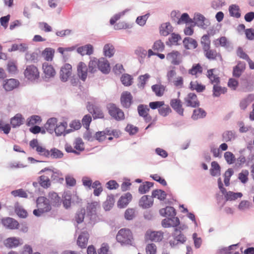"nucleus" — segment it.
I'll return each instance as SVG.
<instances>
[{"label":"nucleus","mask_w":254,"mask_h":254,"mask_svg":"<svg viewBox=\"0 0 254 254\" xmlns=\"http://www.w3.org/2000/svg\"><path fill=\"white\" fill-rule=\"evenodd\" d=\"M66 127V123H61L60 125H57L55 132L57 136L64 134V133Z\"/></svg>","instance_id":"nucleus-57"},{"label":"nucleus","mask_w":254,"mask_h":254,"mask_svg":"<svg viewBox=\"0 0 254 254\" xmlns=\"http://www.w3.org/2000/svg\"><path fill=\"white\" fill-rule=\"evenodd\" d=\"M85 214V210L84 208H81L78 210L75 215V219L78 224L81 223L83 222Z\"/></svg>","instance_id":"nucleus-61"},{"label":"nucleus","mask_w":254,"mask_h":254,"mask_svg":"<svg viewBox=\"0 0 254 254\" xmlns=\"http://www.w3.org/2000/svg\"><path fill=\"white\" fill-rule=\"evenodd\" d=\"M166 195L167 194L165 191L161 190H155L152 192V197H157L160 200H164Z\"/></svg>","instance_id":"nucleus-53"},{"label":"nucleus","mask_w":254,"mask_h":254,"mask_svg":"<svg viewBox=\"0 0 254 254\" xmlns=\"http://www.w3.org/2000/svg\"><path fill=\"white\" fill-rule=\"evenodd\" d=\"M47 171V175H49V177H51V181H53L55 183H62L64 181V178L62 173L58 170L54 171L48 168H45L41 170L39 174H41L42 173H44Z\"/></svg>","instance_id":"nucleus-5"},{"label":"nucleus","mask_w":254,"mask_h":254,"mask_svg":"<svg viewBox=\"0 0 254 254\" xmlns=\"http://www.w3.org/2000/svg\"><path fill=\"white\" fill-rule=\"evenodd\" d=\"M134 53L139 57V62L140 63H143L144 59L147 55L146 50L141 47H138L135 50Z\"/></svg>","instance_id":"nucleus-48"},{"label":"nucleus","mask_w":254,"mask_h":254,"mask_svg":"<svg viewBox=\"0 0 254 254\" xmlns=\"http://www.w3.org/2000/svg\"><path fill=\"white\" fill-rule=\"evenodd\" d=\"M206 116V112L203 109L199 108L193 110L191 118L193 120H197L199 119L203 118Z\"/></svg>","instance_id":"nucleus-36"},{"label":"nucleus","mask_w":254,"mask_h":254,"mask_svg":"<svg viewBox=\"0 0 254 254\" xmlns=\"http://www.w3.org/2000/svg\"><path fill=\"white\" fill-rule=\"evenodd\" d=\"M19 82L18 80L10 78L4 80L3 87L7 91H12L18 86Z\"/></svg>","instance_id":"nucleus-17"},{"label":"nucleus","mask_w":254,"mask_h":254,"mask_svg":"<svg viewBox=\"0 0 254 254\" xmlns=\"http://www.w3.org/2000/svg\"><path fill=\"white\" fill-rule=\"evenodd\" d=\"M213 96L214 97H219L221 94H224L227 92V88L219 86L218 84H214L213 87Z\"/></svg>","instance_id":"nucleus-47"},{"label":"nucleus","mask_w":254,"mask_h":254,"mask_svg":"<svg viewBox=\"0 0 254 254\" xmlns=\"http://www.w3.org/2000/svg\"><path fill=\"white\" fill-rule=\"evenodd\" d=\"M132 78L131 75L128 74H124L122 75L121 80L123 84L125 86H128L132 84Z\"/></svg>","instance_id":"nucleus-59"},{"label":"nucleus","mask_w":254,"mask_h":254,"mask_svg":"<svg viewBox=\"0 0 254 254\" xmlns=\"http://www.w3.org/2000/svg\"><path fill=\"white\" fill-rule=\"evenodd\" d=\"M148 235V238L151 241L160 242L162 241L163 238V233L161 231H153L150 233Z\"/></svg>","instance_id":"nucleus-35"},{"label":"nucleus","mask_w":254,"mask_h":254,"mask_svg":"<svg viewBox=\"0 0 254 254\" xmlns=\"http://www.w3.org/2000/svg\"><path fill=\"white\" fill-rule=\"evenodd\" d=\"M103 52L106 57L111 58L114 55L115 50L113 45L107 44L104 47Z\"/></svg>","instance_id":"nucleus-40"},{"label":"nucleus","mask_w":254,"mask_h":254,"mask_svg":"<svg viewBox=\"0 0 254 254\" xmlns=\"http://www.w3.org/2000/svg\"><path fill=\"white\" fill-rule=\"evenodd\" d=\"M89 235L87 232H82L78 236L77 244L81 248H85L87 245Z\"/></svg>","instance_id":"nucleus-21"},{"label":"nucleus","mask_w":254,"mask_h":254,"mask_svg":"<svg viewBox=\"0 0 254 254\" xmlns=\"http://www.w3.org/2000/svg\"><path fill=\"white\" fill-rule=\"evenodd\" d=\"M98 204L97 202H93L91 203H88L87 206V214L86 219L89 220V223L94 224L97 219L96 214V208Z\"/></svg>","instance_id":"nucleus-4"},{"label":"nucleus","mask_w":254,"mask_h":254,"mask_svg":"<svg viewBox=\"0 0 254 254\" xmlns=\"http://www.w3.org/2000/svg\"><path fill=\"white\" fill-rule=\"evenodd\" d=\"M222 140L228 142L235 140L237 137V135L234 130H226L222 134Z\"/></svg>","instance_id":"nucleus-24"},{"label":"nucleus","mask_w":254,"mask_h":254,"mask_svg":"<svg viewBox=\"0 0 254 254\" xmlns=\"http://www.w3.org/2000/svg\"><path fill=\"white\" fill-rule=\"evenodd\" d=\"M107 109L109 115L116 120L121 121L125 119L124 112L115 104L110 103L108 104Z\"/></svg>","instance_id":"nucleus-3"},{"label":"nucleus","mask_w":254,"mask_h":254,"mask_svg":"<svg viewBox=\"0 0 254 254\" xmlns=\"http://www.w3.org/2000/svg\"><path fill=\"white\" fill-rule=\"evenodd\" d=\"M161 215L164 217H175L176 213L175 208L172 206H167L165 208L161 209L159 211Z\"/></svg>","instance_id":"nucleus-29"},{"label":"nucleus","mask_w":254,"mask_h":254,"mask_svg":"<svg viewBox=\"0 0 254 254\" xmlns=\"http://www.w3.org/2000/svg\"><path fill=\"white\" fill-rule=\"evenodd\" d=\"M173 30V27L169 22H166L161 24L160 28V34L164 36H167Z\"/></svg>","instance_id":"nucleus-30"},{"label":"nucleus","mask_w":254,"mask_h":254,"mask_svg":"<svg viewBox=\"0 0 254 254\" xmlns=\"http://www.w3.org/2000/svg\"><path fill=\"white\" fill-rule=\"evenodd\" d=\"M49 155H48V158H51L52 159H61L63 158L64 156L62 151L55 147L51 148L49 150Z\"/></svg>","instance_id":"nucleus-33"},{"label":"nucleus","mask_w":254,"mask_h":254,"mask_svg":"<svg viewBox=\"0 0 254 254\" xmlns=\"http://www.w3.org/2000/svg\"><path fill=\"white\" fill-rule=\"evenodd\" d=\"M210 173L212 176L215 177L220 175V166L216 161L211 162V168Z\"/></svg>","instance_id":"nucleus-45"},{"label":"nucleus","mask_w":254,"mask_h":254,"mask_svg":"<svg viewBox=\"0 0 254 254\" xmlns=\"http://www.w3.org/2000/svg\"><path fill=\"white\" fill-rule=\"evenodd\" d=\"M36 202L38 209L33 211V214L35 216H40L42 213L48 212L51 210L52 208V205L46 197H39L37 199Z\"/></svg>","instance_id":"nucleus-2"},{"label":"nucleus","mask_w":254,"mask_h":254,"mask_svg":"<svg viewBox=\"0 0 254 254\" xmlns=\"http://www.w3.org/2000/svg\"><path fill=\"white\" fill-rule=\"evenodd\" d=\"M182 22H185L186 23H192L193 21L192 19L190 17L188 13H184L182 14L181 17L179 18L178 21H177V24H180Z\"/></svg>","instance_id":"nucleus-60"},{"label":"nucleus","mask_w":254,"mask_h":254,"mask_svg":"<svg viewBox=\"0 0 254 254\" xmlns=\"http://www.w3.org/2000/svg\"><path fill=\"white\" fill-rule=\"evenodd\" d=\"M118 242L122 246H134V240L131 232L128 229H121L116 236Z\"/></svg>","instance_id":"nucleus-1"},{"label":"nucleus","mask_w":254,"mask_h":254,"mask_svg":"<svg viewBox=\"0 0 254 254\" xmlns=\"http://www.w3.org/2000/svg\"><path fill=\"white\" fill-rule=\"evenodd\" d=\"M184 103L187 107L196 108L200 105L196 95L194 93H190L184 98Z\"/></svg>","instance_id":"nucleus-8"},{"label":"nucleus","mask_w":254,"mask_h":254,"mask_svg":"<svg viewBox=\"0 0 254 254\" xmlns=\"http://www.w3.org/2000/svg\"><path fill=\"white\" fill-rule=\"evenodd\" d=\"M72 66L70 64H65L61 68L60 79L63 82L67 80L71 74Z\"/></svg>","instance_id":"nucleus-12"},{"label":"nucleus","mask_w":254,"mask_h":254,"mask_svg":"<svg viewBox=\"0 0 254 254\" xmlns=\"http://www.w3.org/2000/svg\"><path fill=\"white\" fill-rule=\"evenodd\" d=\"M202 72V67L199 64L193 65L189 70V73L191 75H196L197 73H201Z\"/></svg>","instance_id":"nucleus-64"},{"label":"nucleus","mask_w":254,"mask_h":254,"mask_svg":"<svg viewBox=\"0 0 254 254\" xmlns=\"http://www.w3.org/2000/svg\"><path fill=\"white\" fill-rule=\"evenodd\" d=\"M190 88L191 90H196L197 92H202L205 89V86L203 85L198 83L197 81H191L190 84Z\"/></svg>","instance_id":"nucleus-49"},{"label":"nucleus","mask_w":254,"mask_h":254,"mask_svg":"<svg viewBox=\"0 0 254 254\" xmlns=\"http://www.w3.org/2000/svg\"><path fill=\"white\" fill-rule=\"evenodd\" d=\"M23 118L20 114H17L14 117L11 118L10 124L13 127H16L22 124Z\"/></svg>","instance_id":"nucleus-44"},{"label":"nucleus","mask_w":254,"mask_h":254,"mask_svg":"<svg viewBox=\"0 0 254 254\" xmlns=\"http://www.w3.org/2000/svg\"><path fill=\"white\" fill-rule=\"evenodd\" d=\"M243 196L241 192H234L229 191L225 195L226 200H234L238 198H241Z\"/></svg>","instance_id":"nucleus-55"},{"label":"nucleus","mask_w":254,"mask_h":254,"mask_svg":"<svg viewBox=\"0 0 254 254\" xmlns=\"http://www.w3.org/2000/svg\"><path fill=\"white\" fill-rule=\"evenodd\" d=\"M132 195L129 192L122 195L118 202V205L120 208H125L131 200Z\"/></svg>","instance_id":"nucleus-27"},{"label":"nucleus","mask_w":254,"mask_h":254,"mask_svg":"<svg viewBox=\"0 0 254 254\" xmlns=\"http://www.w3.org/2000/svg\"><path fill=\"white\" fill-rule=\"evenodd\" d=\"M11 194L14 197L18 196L23 198H27L28 197L26 191L22 189L14 190L11 192Z\"/></svg>","instance_id":"nucleus-63"},{"label":"nucleus","mask_w":254,"mask_h":254,"mask_svg":"<svg viewBox=\"0 0 254 254\" xmlns=\"http://www.w3.org/2000/svg\"><path fill=\"white\" fill-rule=\"evenodd\" d=\"M166 59L174 65H179L182 63L181 54L177 51H173L168 53L166 56Z\"/></svg>","instance_id":"nucleus-13"},{"label":"nucleus","mask_w":254,"mask_h":254,"mask_svg":"<svg viewBox=\"0 0 254 254\" xmlns=\"http://www.w3.org/2000/svg\"><path fill=\"white\" fill-rule=\"evenodd\" d=\"M115 202L114 195H109L107 196L106 200L103 203V207L106 211L110 210L113 206Z\"/></svg>","instance_id":"nucleus-46"},{"label":"nucleus","mask_w":254,"mask_h":254,"mask_svg":"<svg viewBox=\"0 0 254 254\" xmlns=\"http://www.w3.org/2000/svg\"><path fill=\"white\" fill-rule=\"evenodd\" d=\"M98 69L104 74H108L110 71V66L108 61L102 58L98 60Z\"/></svg>","instance_id":"nucleus-14"},{"label":"nucleus","mask_w":254,"mask_h":254,"mask_svg":"<svg viewBox=\"0 0 254 254\" xmlns=\"http://www.w3.org/2000/svg\"><path fill=\"white\" fill-rule=\"evenodd\" d=\"M152 91L155 93L156 95L160 97L164 94V87L162 85L155 84L151 87Z\"/></svg>","instance_id":"nucleus-56"},{"label":"nucleus","mask_w":254,"mask_h":254,"mask_svg":"<svg viewBox=\"0 0 254 254\" xmlns=\"http://www.w3.org/2000/svg\"><path fill=\"white\" fill-rule=\"evenodd\" d=\"M246 68V64L244 62H239L238 64L233 67V76L239 78L244 72Z\"/></svg>","instance_id":"nucleus-18"},{"label":"nucleus","mask_w":254,"mask_h":254,"mask_svg":"<svg viewBox=\"0 0 254 254\" xmlns=\"http://www.w3.org/2000/svg\"><path fill=\"white\" fill-rule=\"evenodd\" d=\"M181 39V36L178 34L173 33L171 34V37L168 39V41L166 42V45L171 46L172 45H178V41Z\"/></svg>","instance_id":"nucleus-39"},{"label":"nucleus","mask_w":254,"mask_h":254,"mask_svg":"<svg viewBox=\"0 0 254 254\" xmlns=\"http://www.w3.org/2000/svg\"><path fill=\"white\" fill-rule=\"evenodd\" d=\"M240 86L244 92L252 91L254 90V81L243 77L241 78Z\"/></svg>","instance_id":"nucleus-11"},{"label":"nucleus","mask_w":254,"mask_h":254,"mask_svg":"<svg viewBox=\"0 0 254 254\" xmlns=\"http://www.w3.org/2000/svg\"><path fill=\"white\" fill-rule=\"evenodd\" d=\"M254 100V94H249L247 97L242 99L240 103V107L242 110H245L249 105Z\"/></svg>","instance_id":"nucleus-34"},{"label":"nucleus","mask_w":254,"mask_h":254,"mask_svg":"<svg viewBox=\"0 0 254 254\" xmlns=\"http://www.w3.org/2000/svg\"><path fill=\"white\" fill-rule=\"evenodd\" d=\"M215 68L210 69L207 70V77L210 80V82L211 84H218L220 82V78L217 75L214 74V71H215Z\"/></svg>","instance_id":"nucleus-31"},{"label":"nucleus","mask_w":254,"mask_h":254,"mask_svg":"<svg viewBox=\"0 0 254 254\" xmlns=\"http://www.w3.org/2000/svg\"><path fill=\"white\" fill-rule=\"evenodd\" d=\"M214 44L216 47L221 46V47L227 48L229 46V42L226 37L222 36L220 38L214 41Z\"/></svg>","instance_id":"nucleus-52"},{"label":"nucleus","mask_w":254,"mask_h":254,"mask_svg":"<svg viewBox=\"0 0 254 254\" xmlns=\"http://www.w3.org/2000/svg\"><path fill=\"white\" fill-rule=\"evenodd\" d=\"M183 43L185 48L187 50L194 49L197 47V41L190 37H185L183 41Z\"/></svg>","instance_id":"nucleus-22"},{"label":"nucleus","mask_w":254,"mask_h":254,"mask_svg":"<svg viewBox=\"0 0 254 254\" xmlns=\"http://www.w3.org/2000/svg\"><path fill=\"white\" fill-rule=\"evenodd\" d=\"M38 182L40 185L44 189H48L50 187L51 181L49 175H47V171L45 172V174L39 177Z\"/></svg>","instance_id":"nucleus-25"},{"label":"nucleus","mask_w":254,"mask_h":254,"mask_svg":"<svg viewBox=\"0 0 254 254\" xmlns=\"http://www.w3.org/2000/svg\"><path fill=\"white\" fill-rule=\"evenodd\" d=\"M57 119L56 118H50L44 125L45 129L50 133H53L57 125Z\"/></svg>","instance_id":"nucleus-23"},{"label":"nucleus","mask_w":254,"mask_h":254,"mask_svg":"<svg viewBox=\"0 0 254 254\" xmlns=\"http://www.w3.org/2000/svg\"><path fill=\"white\" fill-rule=\"evenodd\" d=\"M153 204L152 197L149 195H143L139 201V205L143 208H147Z\"/></svg>","instance_id":"nucleus-26"},{"label":"nucleus","mask_w":254,"mask_h":254,"mask_svg":"<svg viewBox=\"0 0 254 254\" xmlns=\"http://www.w3.org/2000/svg\"><path fill=\"white\" fill-rule=\"evenodd\" d=\"M47 198L51 205L58 206L61 204V197L54 191L49 192Z\"/></svg>","instance_id":"nucleus-16"},{"label":"nucleus","mask_w":254,"mask_h":254,"mask_svg":"<svg viewBox=\"0 0 254 254\" xmlns=\"http://www.w3.org/2000/svg\"><path fill=\"white\" fill-rule=\"evenodd\" d=\"M200 44L203 50L210 48L211 41L208 35H204L201 37Z\"/></svg>","instance_id":"nucleus-50"},{"label":"nucleus","mask_w":254,"mask_h":254,"mask_svg":"<svg viewBox=\"0 0 254 254\" xmlns=\"http://www.w3.org/2000/svg\"><path fill=\"white\" fill-rule=\"evenodd\" d=\"M42 68L44 73L43 79L47 81V79L54 77L56 72L52 65L49 64L48 63L45 62L42 64Z\"/></svg>","instance_id":"nucleus-9"},{"label":"nucleus","mask_w":254,"mask_h":254,"mask_svg":"<svg viewBox=\"0 0 254 254\" xmlns=\"http://www.w3.org/2000/svg\"><path fill=\"white\" fill-rule=\"evenodd\" d=\"M77 52L82 56L85 55H91L93 53V47L91 44H87L78 48Z\"/></svg>","instance_id":"nucleus-28"},{"label":"nucleus","mask_w":254,"mask_h":254,"mask_svg":"<svg viewBox=\"0 0 254 254\" xmlns=\"http://www.w3.org/2000/svg\"><path fill=\"white\" fill-rule=\"evenodd\" d=\"M55 54L54 49L51 48H46L42 53V56L46 61H52Z\"/></svg>","instance_id":"nucleus-32"},{"label":"nucleus","mask_w":254,"mask_h":254,"mask_svg":"<svg viewBox=\"0 0 254 254\" xmlns=\"http://www.w3.org/2000/svg\"><path fill=\"white\" fill-rule=\"evenodd\" d=\"M88 70L86 64L84 63L81 62L78 64L77 69V75L83 81H85L87 78Z\"/></svg>","instance_id":"nucleus-15"},{"label":"nucleus","mask_w":254,"mask_h":254,"mask_svg":"<svg viewBox=\"0 0 254 254\" xmlns=\"http://www.w3.org/2000/svg\"><path fill=\"white\" fill-rule=\"evenodd\" d=\"M153 186V183L150 182H145V184L140 185L138 188V191L141 194H144L148 192L150 189Z\"/></svg>","instance_id":"nucleus-54"},{"label":"nucleus","mask_w":254,"mask_h":254,"mask_svg":"<svg viewBox=\"0 0 254 254\" xmlns=\"http://www.w3.org/2000/svg\"><path fill=\"white\" fill-rule=\"evenodd\" d=\"M170 105L178 114L182 116H184V110L180 100L177 99H172L170 102Z\"/></svg>","instance_id":"nucleus-19"},{"label":"nucleus","mask_w":254,"mask_h":254,"mask_svg":"<svg viewBox=\"0 0 254 254\" xmlns=\"http://www.w3.org/2000/svg\"><path fill=\"white\" fill-rule=\"evenodd\" d=\"M98 60L97 58H93L88 64V71L91 73H94L98 68Z\"/></svg>","instance_id":"nucleus-41"},{"label":"nucleus","mask_w":254,"mask_h":254,"mask_svg":"<svg viewBox=\"0 0 254 254\" xmlns=\"http://www.w3.org/2000/svg\"><path fill=\"white\" fill-rule=\"evenodd\" d=\"M132 96L129 92L124 91L121 94V103L123 107L128 109L132 103Z\"/></svg>","instance_id":"nucleus-10"},{"label":"nucleus","mask_w":254,"mask_h":254,"mask_svg":"<svg viewBox=\"0 0 254 254\" xmlns=\"http://www.w3.org/2000/svg\"><path fill=\"white\" fill-rule=\"evenodd\" d=\"M193 19L194 20V25L203 29H206L210 24L209 20L200 13L195 14Z\"/></svg>","instance_id":"nucleus-7"},{"label":"nucleus","mask_w":254,"mask_h":254,"mask_svg":"<svg viewBox=\"0 0 254 254\" xmlns=\"http://www.w3.org/2000/svg\"><path fill=\"white\" fill-rule=\"evenodd\" d=\"M150 109L148 107L147 105L144 104H140L137 107V112L140 117H145V116L148 114V112Z\"/></svg>","instance_id":"nucleus-51"},{"label":"nucleus","mask_w":254,"mask_h":254,"mask_svg":"<svg viewBox=\"0 0 254 254\" xmlns=\"http://www.w3.org/2000/svg\"><path fill=\"white\" fill-rule=\"evenodd\" d=\"M239 11L240 8L238 5L232 4L229 6V11L230 15L231 16L236 17L237 18H240L241 16V13Z\"/></svg>","instance_id":"nucleus-42"},{"label":"nucleus","mask_w":254,"mask_h":254,"mask_svg":"<svg viewBox=\"0 0 254 254\" xmlns=\"http://www.w3.org/2000/svg\"><path fill=\"white\" fill-rule=\"evenodd\" d=\"M130 9L127 8L122 12L115 14L110 20L111 25H114L116 22L121 17L123 16L127 12H128Z\"/></svg>","instance_id":"nucleus-58"},{"label":"nucleus","mask_w":254,"mask_h":254,"mask_svg":"<svg viewBox=\"0 0 254 254\" xmlns=\"http://www.w3.org/2000/svg\"><path fill=\"white\" fill-rule=\"evenodd\" d=\"M205 57L209 60H215L218 55L215 50L210 49V48L203 50Z\"/></svg>","instance_id":"nucleus-38"},{"label":"nucleus","mask_w":254,"mask_h":254,"mask_svg":"<svg viewBox=\"0 0 254 254\" xmlns=\"http://www.w3.org/2000/svg\"><path fill=\"white\" fill-rule=\"evenodd\" d=\"M226 2L223 0H214L211 2V7L214 9H220L222 6L225 5Z\"/></svg>","instance_id":"nucleus-62"},{"label":"nucleus","mask_w":254,"mask_h":254,"mask_svg":"<svg viewBox=\"0 0 254 254\" xmlns=\"http://www.w3.org/2000/svg\"><path fill=\"white\" fill-rule=\"evenodd\" d=\"M170 218L164 219L162 221L161 224L164 228L175 227L180 225V222L179 218H176L175 223H171Z\"/></svg>","instance_id":"nucleus-43"},{"label":"nucleus","mask_w":254,"mask_h":254,"mask_svg":"<svg viewBox=\"0 0 254 254\" xmlns=\"http://www.w3.org/2000/svg\"><path fill=\"white\" fill-rule=\"evenodd\" d=\"M2 223L5 227L10 229H17L19 225L17 221L10 217H6L2 219Z\"/></svg>","instance_id":"nucleus-20"},{"label":"nucleus","mask_w":254,"mask_h":254,"mask_svg":"<svg viewBox=\"0 0 254 254\" xmlns=\"http://www.w3.org/2000/svg\"><path fill=\"white\" fill-rule=\"evenodd\" d=\"M19 245V240L15 237L7 238L4 242V245L9 248H15Z\"/></svg>","instance_id":"nucleus-37"},{"label":"nucleus","mask_w":254,"mask_h":254,"mask_svg":"<svg viewBox=\"0 0 254 254\" xmlns=\"http://www.w3.org/2000/svg\"><path fill=\"white\" fill-rule=\"evenodd\" d=\"M173 240H170L169 242L170 246L174 248L178 245L183 244L187 241L186 237L182 233L174 232L172 234Z\"/></svg>","instance_id":"nucleus-6"}]
</instances>
